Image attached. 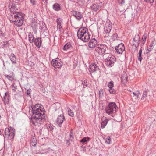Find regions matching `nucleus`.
Instances as JSON below:
<instances>
[{
  "label": "nucleus",
  "instance_id": "obj_54",
  "mask_svg": "<svg viewBox=\"0 0 156 156\" xmlns=\"http://www.w3.org/2000/svg\"><path fill=\"white\" fill-rule=\"evenodd\" d=\"M13 86L14 88V89H16L17 88V86L14 83H13Z\"/></svg>",
  "mask_w": 156,
  "mask_h": 156
},
{
  "label": "nucleus",
  "instance_id": "obj_5",
  "mask_svg": "<svg viewBox=\"0 0 156 156\" xmlns=\"http://www.w3.org/2000/svg\"><path fill=\"white\" fill-rule=\"evenodd\" d=\"M107 48V47L105 45L98 44L97 45V47L95 48V51L98 55H102L105 53Z\"/></svg>",
  "mask_w": 156,
  "mask_h": 156
},
{
  "label": "nucleus",
  "instance_id": "obj_20",
  "mask_svg": "<svg viewBox=\"0 0 156 156\" xmlns=\"http://www.w3.org/2000/svg\"><path fill=\"white\" fill-rule=\"evenodd\" d=\"M154 41H152L149 47H147V48L146 50V53H148L150 52L151 51L153 48L154 46Z\"/></svg>",
  "mask_w": 156,
  "mask_h": 156
},
{
  "label": "nucleus",
  "instance_id": "obj_4",
  "mask_svg": "<svg viewBox=\"0 0 156 156\" xmlns=\"http://www.w3.org/2000/svg\"><path fill=\"white\" fill-rule=\"evenodd\" d=\"M117 108H118L115 103L112 102L108 103V106L105 108V111L107 114L111 115L116 112Z\"/></svg>",
  "mask_w": 156,
  "mask_h": 156
},
{
  "label": "nucleus",
  "instance_id": "obj_21",
  "mask_svg": "<svg viewBox=\"0 0 156 156\" xmlns=\"http://www.w3.org/2000/svg\"><path fill=\"white\" fill-rule=\"evenodd\" d=\"M10 58L13 64H15L16 63V58L14 54H11L10 55Z\"/></svg>",
  "mask_w": 156,
  "mask_h": 156
},
{
  "label": "nucleus",
  "instance_id": "obj_12",
  "mask_svg": "<svg viewBox=\"0 0 156 156\" xmlns=\"http://www.w3.org/2000/svg\"><path fill=\"white\" fill-rule=\"evenodd\" d=\"M72 14L78 20H81L83 17L82 13L78 11L73 10L72 12Z\"/></svg>",
  "mask_w": 156,
  "mask_h": 156
},
{
  "label": "nucleus",
  "instance_id": "obj_23",
  "mask_svg": "<svg viewBox=\"0 0 156 156\" xmlns=\"http://www.w3.org/2000/svg\"><path fill=\"white\" fill-rule=\"evenodd\" d=\"M53 9L56 11H58L61 9L60 5L58 3H55L54 4L53 6Z\"/></svg>",
  "mask_w": 156,
  "mask_h": 156
},
{
  "label": "nucleus",
  "instance_id": "obj_24",
  "mask_svg": "<svg viewBox=\"0 0 156 156\" xmlns=\"http://www.w3.org/2000/svg\"><path fill=\"white\" fill-rule=\"evenodd\" d=\"M74 2L78 3L80 6H83L85 3L84 0H75Z\"/></svg>",
  "mask_w": 156,
  "mask_h": 156
},
{
  "label": "nucleus",
  "instance_id": "obj_6",
  "mask_svg": "<svg viewBox=\"0 0 156 156\" xmlns=\"http://www.w3.org/2000/svg\"><path fill=\"white\" fill-rule=\"evenodd\" d=\"M59 114L58 115L56 121L59 126L61 127L64 121L65 120V119L63 115V113L62 109V108H59Z\"/></svg>",
  "mask_w": 156,
  "mask_h": 156
},
{
  "label": "nucleus",
  "instance_id": "obj_36",
  "mask_svg": "<svg viewBox=\"0 0 156 156\" xmlns=\"http://www.w3.org/2000/svg\"><path fill=\"white\" fill-rule=\"evenodd\" d=\"M109 91L110 93L112 94H115L116 92L115 90L113 89V88H109Z\"/></svg>",
  "mask_w": 156,
  "mask_h": 156
},
{
  "label": "nucleus",
  "instance_id": "obj_31",
  "mask_svg": "<svg viewBox=\"0 0 156 156\" xmlns=\"http://www.w3.org/2000/svg\"><path fill=\"white\" fill-rule=\"evenodd\" d=\"M118 38V36L117 33L114 34L112 36V39L114 41L117 40Z\"/></svg>",
  "mask_w": 156,
  "mask_h": 156
},
{
  "label": "nucleus",
  "instance_id": "obj_57",
  "mask_svg": "<svg viewBox=\"0 0 156 156\" xmlns=\"http://www.w3.org/2000/svg\"><path fill=\"white\" fill-rule=\"evenodd\" d=\"M42 1L43 2H45L46 1V0H42Z\"/></svg>",
  "mask_w": 156,
  "mask_h": 156
},
{
  "label": "nucleus",
  "instance_id": "obj_33",
  "mask_svg": "<svg viewBox=\"0 0 156 156\" xmlns=\"http://www.w3.org/2000/svg\"><path fill=\"white\" fill-rule=\"evenodd\" d=\"M5 77L9 80L11 81H12L14 80V78L13 76L9 75H6L5 76Z\"/></svg>",
  "mask_w": 156,
  "mask_h": 156
},
{
  "label": "nucleus",
  "instance_id": "obj_19",
  "mask_svg": "<svg viewBox=\"0 0 156 156\" xmlns=\"http://www.w3.org/2000/svg\"><path fill=\"white\" fill-rule=\"evenodd\" d=\"M56 21L57 24V28L60 32H61L62 27L61 26V22L62 19L60 18H58L57 19Z\"/></svg>",
  "mask_w": 156,
  "mask_h": 156
},
{
  "label": "nucleus",
  "instance_id": "obj_35",
  "mask_svg": "<svg viewBox=\"0 0 156 156\" xmlns=\"http://www.w3.org/2000/svg\"><path fill=\"white\" fill-rule=\"evenodd\" d=\"M34 37L33 35L30 36H29V40L31 43H33L34 42Z\"/></svg>",
  "mask_w": 156,
  "mask_h": 156
},
{
  "label": "nucleus",
  "instance_id": "obj_10",
  "mask_svg": "<svg viewBox=\"0 0 156 156\" xmlns=\"http://www.w3.org/2000/svg\"><path fill=\"white\" fill-rule=\"evenodd\" d=\"M116 52L119 54H121L125 50L124 45L122 43H120L118 46L115 47Z\"/></svg>",
  "mask_w": 156,
  "mask_h": 156
},
{
  "label": "nucleus",
  "instance_id": "obj_17",
  "mask_svg": "<svg viewBox=\"0 0 156 156\" xmlns=\"http://www.w3.org/2000/svg\"><path fill=\"white\" fill-rule=\"evenodd\" d=\"M128 78L126 73L123 72L121 75V81L123 84H125L126 83Z\"/></svg>",
  "mask_w": 156,
  "mask_h": 156
},
{
  "label": "nucleus",
  "instance_id": "obj_26",
  "mask_svg": "<svg viewBox=\"0 0 156 156\" xmlns=\"http://www.w3.org/2000/svg\"><path fill=\"white\" fill-rule=\"evenodd\" d=\"M9 94L8 92H6L5 93V95L3 101H7L9 100Z\"/></svg>",
  "mask_w": 156,
  "mask_h": 156
},
{
  "label": "nucleus",
  "instance_id": "obj_48",
  "mask_svg": "<svg viewBox=\"0 0 156 156\" xmlns=\"http://www.w3.org/2000/svg\"><path fill=\"white\" fill-rule=\"evenodd\" d=\"M49 131H51L53 129V128L52 126H50L49 128H48Z\"/></svg>",
  "mask_w": 156,
  "mask_h": 156
},
{
  "label": "nucleus",
  "instance_id": "obj_27",
  "mask_svg": "<svg viewBox=\"0 0 156 156\" xmlns=\"http://www.w3.org/2000/svg\"><path fill=\"white\" fill-rule=\"evenodd\" d=\"M90 140L89 138L88 137H84L80 140V142L83 143H87Z\"/></svg>",
  "mask_w": 156,
  "mask_h": 156
},
{
  "label": "nucleus",
  "instance_id": "obj_45",
  "mask_svg": "<svg viewBox=\"0 0 156 156\" xmlns=\"http://www.w3.org/2000/svg\"><path fill=\"white\" fill-rule=\"evenodd\" d=\"M30 3L32 4L33 5H36V2L35 0H30Z\"/></svg>",
  "mask_w": 156,
  "mask_h": 156
},
{
  "label": "nucleus",
  "instance_id": "obj_52",
  "mask_svg": "<svg viewBox=\"0 0 156 156\" xmlns=\"http://www.w3.org/2000/svg\"><path fill=\"white\" fill-rule=\"evenodd\" d=\"M4 34L2 33L1 31H0V37H4Z\"/></svg>",
  "mask_w": 156,
  "mask_h": 156
},
{
  "label": "nucleus",
  "instance_id": "obj_49",
  "mask_svg": "<svg viewBox=\"0 0 156 156\" xmlns=\"http://www.w3.org/2000/svg\"><path fill=\"white\" fill-rule=\"evenodd\" d=\"M31 90L30 89H28L27 91V95H29L30 94Z\"/></svg>",
  "mask_w": 156,
  "mask_h": 156
},
{
  "label": "nucleus",
  "instance_id": "obj_30",
  "mask_svg": "<svg viewBox=\"0 0 156 156\" xmlns=\"http://www.w3.org/2000/svg\"><path fill=\"white\" fill-rule=\"evenodd\" d=\"M142 50L141 48H140L139 50V56L138 57V59L140 62L141 61L142 59V58L141 57V54L142 53Z\"/></svg>",
  "mask_w": 156,
  "mask_h": 156
},
{
  "label": "nucleus",
  "instance_id": "obj_14",
  "mask_svg": "<svg viewBox=\"0 0 156 156\" xmlns=\"http://www.w3.org/2000/svg\"><path fill=\"white\" fill-rule=\"evenodd\" d=\"M98 69V66L94 63L91 64L90 66L89 71L91 73L95 72Z\"/></svg>",
  "mask_w": 156,
  "mask_h": 156
},
{
  "label": "nucleus",
  "instance_id": "obj_50",
  "mask_svg": "<svg viewBox=\"0 0 156 156\" xmlns=\"http://www.w3.org/2000/svg\"><path fill=\"white\" fill-rule=\"evenodd\" d=\"M59 105H60L58 103H57V105L56 104H54L53 105V107L54 108H55V107H59Z\"/></svg>",
  "mask_w": 156,
  "mask_h": 156
},
{
  "label": "nucleus",
  "instance_id": "obj_39",
  "mask_svg": "<svg viewBox=\"0 0 156 156\" xmlns=\"http://www.w3.org/2000/svg\"><path fill=\"white\" fill-rule=\"evenodd\" d=\"M82 84L84 86V87H85L84 86L86 87L87 85V80H84L83 82H82Z\"/></svg>",
  "mask_w": 156,
  "mask_h": 156
},
{
  "label": "nucleus",
  "instance_id": "obj_22",
  "mask_svg": "<svg viewBox=\"0 0 156 156\" xmlns=\"http://www.w3.org/2000/svg\"><path fill=\"white\" fill-rule=\"evenodd\" d=\"M108 120L107 119L106 117H105V120H104V121H103L101 123V128L103 129L105 127V126L107 124L108 122Z\"/></svg>",
  "mask_w": 156,
  "mask_h": 156
},
{
  "label": "nucleus",
  "instance_id": "obj_32",
  "mask_svg": "<svg viewBox=\"0 0 156 156\" xmlns=\"http://www.w3.org/2000/svg\"><path fill=\"white\" fill-rule=\"evenodd\" d=\"M68 112L69 115L72 117H73L74 116V112L71 109L69 108Z\"/></svg>",
  "mask_w": 156,
  "mask_h": 156
},
{
  "label": "nucleus",
  "instance_id": "obj_37",
  "mask_svg": "<svg viewBox=\"0 0 156 156\" xmlns=\"http://www.w3.org/2000/svg\"><path fill=\"white\" fill-rule=\"evenodd\" d=\"M113 82L112 81H110L108 85V86L109 88H113V87L114 86V84H113Z\"/></svg>",
  "mask_w": 156,
  "mask_h": 156
},
{
  "label": "nucleus",
  "instance_id": "obj_18",
  "mask_svg": "<svg viewBox=\"0 0 156 156\" xmlns=\"http://www.w3.org/2000/svg\"><path fill=\"white\" fill-rule=\"evenodd\" d=\"M34 43L35 45L38 48H40L42 43L41 38H36L34 40Z\"/></svg>",
  "mask_w": 156,
  "mask_h": 156
},
{
  "label": "nucleus",
  "instance_id": "obj_46",
  "mask_svg": "<svg viewBox=\"0 0 156 156\" xmlns=\"http://www.w3.org/2000/svg\"><path fill=\"white\" fill-rule=\"evenodd\" d=\"M37 144L36 142H31V144L32 146L34 147L36 145V144Z\"/></svg>",
  "mask_w": 156,
  "mask_h": 156
},
{
  "label": "nucleus",
  "instance_id": "obj_9",
  "mask_svg": "<svg viewBox=\"0 0 156 156\" xmlns=\"http://www.w3.org/2000/svg\"><path fill=\"white\" fill-rule=\"evenodd\" d=\"M102 6V2H97L96 3L93 4L91 6V10L96 12L101 9Z\"/></svg>",
  "mask_w": 156,
  "mask_h": 156
},
{
  "label": "nucleus",
  "instance_id": "obj_2",
  "mask_svg": "<svg viewBox=\"0 0 156 156\" xmlns=\"http://www.w3.org/2000/svg\"><path fill=\"white\" fill-rule=\"evenodd\" d=\"M77 35L79 39L83 41L86 42L90 39V36L87 30L84 29H80L77 33Z\"/></svg>",
  "mask_w": 156,
  "mask_h": 156
},
{
  "label": "nucleus",
  "instance_id": "obj_28",
  "mask_svg": "<svg viewBox=\"0 0 156 156\" xmlns=\"http://www.w3.org/2000/svg\"><path fill=\"white\" fill-rule=\"evenodd\" d=\"M5 133L6 136H7L9 137L10 134V130L9 128H5Z\"/></svg>",
  "mask_w": 156,
  "mask_h": 156
},
{
  "label": "nucleus",
  "instance_id": "obj_55",
  "mask_svg": "<svg viewBox=\"0 0 156 156\" xmlns=\"http://www.w3.org/2000/svg\"><path fill=\"white\" fill-rule=\"evenodd\" d=\"M66 34V37H67L69 36V35H68V33H67Z\"/></svg>",
  "mask_w": 156,
  "mask_h": 156
},
{
  "label": "nucleus",
  "instance_id": "obj_11",
  "mask_svg": "<svg viewBox=\"0 0 156 156\" xmlns=\"http://www.w3.org/2000/svg\"><path fill=\"white\" fill-rule=\"evenodd\" d=\"M111 25L108 23H106L104 27V34H106L107 36L109 35L112 29Z\"/></svg>",
  "mask_w": 156,
  "mask_h": 156
},
{
  "label": "nucleus",
  "instance_id": "obj_16",
  "mask_svg": "<svg viewBox=\"0 0 156 156\" xmlns=\"http://www.w3.org/2000/svg\"><path fill=\"white\" fill-rule=\"evenodd\" d=\"M139 36L138 34H136L133 38V40L135 43L133 44V45L137 48L139 45Z\"/></svg>",
  "mask_w": 156,
  "mask_h": 156
},
{
  "label": "nucleus",
  "instance_id": "obj_8",
  "mask_svg": "<svg viewBox=\"0 0 156 156\" xmlns=\"http://www.w3.org/2000/svg\"><path fill=\"white\" fill-rule=\"evenodd\" d=\"M51 63L52 66L55 68H59L62 65V63L58 58L53 59Z\"/></svg>",
  "mask_w": 156,
  "mask_h": 156
},
{
  "label": "nucleus",
  "instance_id": "obj_43",
  "mask_svg": "<svg viewBox=\"0 0 156 156\" xmlns=\"http://www.w3.org/2000/svg\"><path fill=\"white\" fill-rule=\"evenodd\" d=\"M73 134L72 132L70 131L69 135L70 139L72 140L73 139Z\"/></svg>",
  "mask_w": 156,
  "mask_h": 156
},
{
  "label": "nucleus",
  "instance_id": "obj_15",
  "mask_svg": "<svg viewBox=\"0 0 156 156\" xmlns=\"http://www.w3.org/2000/svg\"><path fill=\"white\" fill-rule=\"evenodd\" d=\"M41 120V119H38V118H35V117H34V115H33L32 117L31 122L34 125L37 126L38 124V122H40V121Z\"/></svg>",
  "mask_w": 156,
  "mask_h": 156
},
{
  "label": "nucleus",
  "instance_id": "obj_1",
  "mask_svg": "<svg viewBox=\"0 0 156 156\" xmlns=\"http://www.w3.org/2000/svg\"><path fill=\"white\" fill-rule=\"evenodd\" d=\"M9 7L10 9V11L15 13H13V15H12V17H14L13 20L11 21L14 22V24L17 26H20L23 23V18L22 15L19 13H17L16 11L17 10V7L14 4H10L9 5ZM11 21V20H10Z\"/></svg>",
  "mask_w": 156,
  "mask_h": 156
},
{
  "label": "nucleus",
  "instance_id": "obj_40",
  "mask_svg": "<svg viewBox=\"0 0 156 156\" xmlns=\"http://www.w3.org/2000/svg\"><path fill=\"white\" fill-rule=\"evenodd\" d=\"M147 37V34H145L143 36L142 39L143 41H145L146 40Z\"/></svg>",
  "mask_w": 156,
  "mask_h": 156
},
{
  "label": "nucleus",
  "instance_id": "obj_29",
  "mask_svg": "<svg viewBox=\"0 0 156 156\" xmlns=\"http://www.w3.org/2000/svg\"><path fill=\"white\" fill-rule=\"evenodd\" d=\"M147 96V91H145L143 92L141 100H146Z\"/></svg>",
  "mask_w": 156,
  "mask_h": 156
},
{
  "label": "nucleus",
  "instance_id": "obj_51",
  "mask_svg": "<svg viewBox=\"0 0 156 156\" xmlns=\"http://www.w3.org/2000/svg\"><path fill=\"white\" fill-rule=\"evenodd\" d=\"M154 0H146V1L147 2H149V3H152L154 1Z\"/></svg>",
  "mask_w": 156,
  "mask_h": 156
},
{
  "label": "nucleus",
  "instance_id": "obj_47",
  "mask_svg": "<svg viewBox=\"0 0 156 156\" xmlns=\"http://www.w3.org/2000/svg\"><path fill=\"white\" fill-rule=\"evenodd\" d=\"M99 93L100 95L101 96L102 95H103V91L102 89H100V90H99Z\"/></svg>",
  "mask_w": 156,
  "mask_h": 156
},
{
  "label": "nucleus",
  "instance_id": "obj_53",
  "mask_svg": "<svg viewBox=\"0 0 156 156\" xmlns=\"http://www.w3.org/2000/svg\"><path fill=\"white\" fill-rule=\"evenodd\" d=\"M33 152L34 153L36 154L38 153H39L38 151L36 150H33Z\"/></svg>",
  "mask_w": 156,
  "mask_h": 156
},
{
  "label": "nucleus",
  "instance_id": "obj_3",
  "mask_svg": "<svg viewBox=\"0 0 156 156\" xmlns=\"http://www.w3.org/2000/svg\"><path fill=\"white\" fill-rule=\"evenodd\" d=\"M40 105L39 104H36L32 108V113L34 115H35V118L41 119L42 116L44 114L43 110H42L40 108H37V107H40Z\"/></svg>",
  "mask_w": 156,
  "mask_h": 156
},
{
  "label": "nucleus",
  "instance_id": "obj_41",
  "mask_svg": "<svg viewBox=\"0 0 156 156\" xmlns=\"http://www.w3.org/2000/svg\"><path fill=\"white\" fill-rule=\"evenodd\" d=\"M31 142H37L35 136H33L31 139Z\"/></svg>",
  "mask_w": 156,
  "mask_h": 156
},
{
  "label": "nucleus",
  "instance_id": "obj_38",
  "mask_svg": "<svg viewBox=\"0 0 156 156\" xmlns=\"http://www.w3.org/2000/svg\"><path fill=\"white\" fill-rule=\"evenodd\" d=\"M111 138L110 136H108L106 139L105 142L108 144H110Z\"/></svg>",
  "mask_w": 156,
  "mask_h": 156
},
{
  "label": "nucleus",
  "instance_id": "obj_34",
  "mask_svg": "<svg viewBox=\"0 0 156 156\" xmlns=\"http://www.w3.org/2000/svg\"><path fill=\"white\" fill-rule=\"evenodd\" d=\"M133 94L134 95L136 96L137 98H138L140 95V93L138 91H137L136 93L133 92Z\"/></svg>",
  "mask_w": 156,
  "mask_h": 156
},
{
  "label": "nucleus",
  "instance_id": "obj_13",
  "mask_svg": "<svg viewBox=\"0 0 156 156\" xmlns=\"http://www.w3.org/2000/svg\"><path fill=\"white\" fill-rule=\"evenodd\" d=\"M97 41L95 38L92 39L88 43V46L90 48H94L96 46L97 44Z\"/></svg>",
  "mask_w": 156,
  "mask_h": 156
},
{
  "label": "nucleus",
  "instance_id": "obj_58",
  "mask_svg": "<svg viewBox=\"0 0 156 156\" xmlns=\"http://www.w3.org/2000/svg\"><path fill=\"white\" fill-rule=\"evenodd\" d=\"M51 156H52V155H51Z\"/></svg>",
  "mask_w": 156,
  "mask_h": 156
},
{
  "label": "nucleus",
  "instance_id": "obj_44",
  "mask_svg": "<svg viewBox=\"0 0 156 156\" xmlns=\"http://www.w3.org/2000/svg\"><path fill=\"white\" fill-rule=\"evenodd\" d=\"M118 2L120 4H124L125 2L124 0H118Z\"/></svg>",
  "mask_w": 156,
  "mask_h": 156
},
{
  "label": "nucleus",
  "instance_id": "obj_7",
  "mask_svg": "<svg viewBox=\"0 0 156 156\" xmlns=\"http://www.w3.org/2000/svg\"><path fill=\"white\" fill-rule=\"evenodd\" d=\"M116 58L113 55H110L105 61L106 64L109 67H111L116 61Z\"/></svg>",
  "mask_w": 156,
  "mask_h": 156
},
{
  "label": "nucleus",
  "instance_id": "obj_56",
  "mask_svg": "<svg viewBox=\"0 0 156 156\" xmlns=\"http://www.w3.org/2000/svg\"><path fill=\"white\" fill-rule=\"evenodd\" d=\"M1 134H2V133H1V130H0V135H1Z\"/></svg>",
  "mask_w": 156,
  "mask_h": 156
},
{
  "label": "nucleus",
  "instance_id": "obj_42",
  "mask_svg": "<svg viewBox=\"0 0 156 156\" xmlns=\"http://www.w3.org/2000/svg\"><path fill=\"white\" fill-rule=\"evenodd\" d=\"M72 140H71V139H69L68 140H66V144H67L68 145H70V141H71Z\"/></svg>",
  "mask_w": 156,
  "mask_h": 156
},
{
  "label": "nucleus",
  "instance_id": "obj_25",
  "mask_svg": "<svg viewBox=\"0 0 156 156\" xmlns=\"http://www.w3.org/2000/svg\"><path fill=\"white\" fill-rule=\"evenodd\" d=\"M72 46L70 42L66 43L64 46L63 49L65 50L69 49Z\"/></svg>",
  "mask_w": 156,
  "mask_h": 156
}]
</instances>
